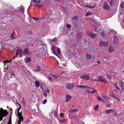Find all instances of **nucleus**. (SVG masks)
<instances>
[{
	"label": "nucleus",
	"instance_id": "nucleus-1",
	"mask_svg": "<svg viewBox=\"0 0 124 124\" xmlns=\"http://www.w3.org/2000/svg\"><path fill=\"white\" fill-rule=\"evenodd\" d=\"M76 86L77 87L81 88L89 89L86 90V92L88 93H93L97 91V90H96L95 89H93V90H92L91 91L90 89H91V90L93 89V88H92L90 87L85 85H76Z\"/></svg>",
	"mask_w": 124,
	"mask_h": 124
},
{
	"label": "nucleus",
	"instance_id": "nucleus-2",
	"mask_svg": "<svg viewBox=\"0 0 124 124\" xmlns=\"http://www.w3.org/2000/svg\"><path fill=\"white\" fill-rule=\"evenodd\" d=\"M8 113L6 110H4L2 108L0 109V122L2 120L3 117L7 115Z\"/></svg>",
	"mask_w": 124,
	"mask_h": 124
},
{
	"label": "nucleus",
	"instance_id": "nucleus-3",
	"mask_svg": "<svg viewBox=\"0 0 124 124\" xmlns=\"http://www.w3.org/2000/svg\"><path fill=\"white\" fill-rule=\"evenodd\" d=\"M90 75L89 74H83L80 77V78L85 80H88L89 79Z\"/></svg>",
	"mask_w": 124,
	"mask_h": 124
},
{
	"label": "nucleus",
	"instance_id": "nucleus-4",
	"mask_svg": "<svg viewBox=\"0 0 124 124\" xmlns=\"http://www.w3.org/2000/svg\"><path fill=\"white\" fill-rule=\"evenodd\" d=\"M74 84L71 83H66L65 85L66 87L68 89H72L74 86Z\"/></svg>",
	"mask_w": 124,
	"mask_h": 124
},
{
	"label": "nucleus",
	"instance_id": "nucleus-5",
	"mask_svg": "<svg viewBox=\"0 0 124 124\" xmlns=\"http://www.w3.org/2000/svg\"><path fill=\"white\" fill-rule=\"evenodd\" d=\"M103 8L107 10H109L110 9V7L106 2H105L103 4Z\"/></svg>",
	"mask_w": 124,
	"mask_h": 124
},
{
	"label": "nucleus",
	"instance_id": "nucleus-6",
	"mask_svg": "<svg viewBox=\"0 0 124 124\" xmlns=\"http://www.w3.org/2000/svg\"><path fill=\"white\" fill-rule=\"evenodd\" d=\"M99 45L102 46H107L108 44L107 42H105L103 41H101L99 43Z\"/></svg>",
	"mask_w": 124,
	"mask_h": 124
},
{
	"label": "nucleus",
	"instance_id": "nucleus-7",
	"mask_svg": "<svg viewBox=\"0 0 124 124\" xmlns=\"http://www.w3.org/2000/svg\"><path fill=\"white\" fill-rule=\"evenodd\" d=\"M22 49L17 50L16 51V55L18 56V55H19V57H21L22 56Z\"/></svg>",
	"mask_w": 124,
	"mask_h": 124
},
{
	"label": "nucleus",
	"instance_id": "nucleus-8",
	"mask_svg": "<svg viewBox=\"0 0 124 124\" xmlns=\"http://www.w3.org/2000/svg\"><path fill=\"white\" fill-rule=\"evenodd\" d=\"M72 19L73 20H76L78 22V23H82V22L80 20V18H78V17L76 16H74L72 18Z\"/></svg>",
	"mask_w": 124,
	"mask_h": 124
},
{
	"label": "nucleus",
	"instance_id": "nucleus-9",
	"mask_svg": "<svg viewBox=\"0 0 124 124\" xmlns=\"http://www.w3.org/2000/svg\"><path fill=\"white\" fill-rule=\"evenodd\" d=\"M119 84L122 89H124V82L122 80L119 81Z\"/></svg>",
	"mask_w": 124,
	"mask_h": 124
},
{
	"label": "nucleus",
	"instance_id": "nucleus-10",
	"mask_svg": "<svg viewBox=\"0 0 124 124\" xmlns=\"http://www.w3.org/2000/svg\"><path fill=\"white\" fill-rule=\"evenodd\" d=\"M105 112L106 113H109L110 112L116 113L115 111L113 109H107L105 111Z\"/></svg>",
	"mask_w": 124,
	"mask_h": 124
},
{
	"label": "nucleus",
	"instance_id": "nucleus-11",
	"mask_svg": "<svg viewBox=\"0 0 124 124\" xmlns=\"http://www.w3.org/2000/svg\"><path fill=\"white\" fill-rule=\"evenodd\" d=\"M81 23H78V22L73 23V24L75 27H79L81 26Z\"/></svg>",
	"mask_w": 124,
	"mask_h": 124
},
{
	"label": "nucleus",
	"instance_id": "nucleus-12",
	"mask_svg": "<svg viewBox=\"0 0 124 124\" xmlns=\"http://www.w3.org/2000/svg\"><path fill=\"white\" fill-rule=\"evenodd\" d=\"M18 104L20 106V107L19 108H18V109L17 110V112H18L17 115H18V116H22L21 112L20 113L19 112V110H20V109L21 108V106L19 104V103H18Z\"/></svg>",
	"mask_w": 124,
	"mask_h": 124
},
{
	"label": "nucleus",
	"instance_id": "nucleus-13",
	"mask_svg": "<svg viewBox=\"0 0 124 124\" xmlns=\"http://www.w3.org/2000/svg\"><path fill=\"white\" fill-rule=\"evenodd\" d=\"M88 36H90L93 39L95 38L97 36L96 35L93 34L92 33L90 34H88Z\"/></svg>",
	"mask_w": 124,
	"mask_h": 124
},
{
	"label": "nucleus",
	"instance_id": "nucleus-14",
	"mask_svg": "<svg viewBox=\"0 0 124 124\" xmlns=\"http://www.w3.org/2000/svg\"><path fill=\"white\" fill-rule=\"evenodd\" d=\"M29 22L31 24H34L36 22V20H34L33 18H32V19L29 20Z\"/></svg>",
	"mask_w": 124,
	"mask_h": 124
},
{
	"label": "nucleus",
	"instance_id": "nucleus-15",
	"mask_svg": "<svg viewBox=\"0 0 124 124\" xmlns=\"http://www.w3.org/2000/svg\"><path fill=\"white\" fill-rule=\"evenodd\" d=\"M98 80L102 82H105V79H103L102 77L101 76L98 78Z\"/></svg>",
	"mask_w": 124,
	"mask_h": 124
},
{
	"label": "nucleus",
	"instance_id": "nucleus-16",
	"mask_svg": "<svg viewBox=\"0 0 124 124\" xmlns=\"http://www.w3.org/2000/svg\"><path fill=\"white\" fill-rule=\"evenodd\" d=\"M66 101L67 102H68L70 100L71 98V96L69 95H67L66 96Z\"/></svg>",
	"mask_w": 124,
	"mask_h": 124
},
{
	"label": "nucleus",
	"instance_id": "nucleus-17",
	"mask_svg": "<svg viewBox=\"0 0 124 124\" xmlns=\"http://www.w3.org/2000/svg\"><path fill=\"white\" fill-rule=\"evenodd\" d=\"M29 52V51L27 48L25 49L23 53V54L24 55L27 54Z\"/></svg>",
	"mask_w": 124,
	"mask_h": 124
},
{
	"label": "nucleus",
	"instance_id": "nucleus-18",
	"mask_svg": "<svg viewBox=\"0 0 124 124\" xmlns=\"http://www.w3.org/2000/svg\"><path fill=\"white\" fill-rule=\"evenodd\" d=\"M18 118L19 119V120L18 121V124H21V122L23 119V118L22 116H18Z\"/></svg>",
	"mask_w": 124,
	"mask_h": 124
},
{
	"label": "nucleus",
	"instance_id": "nucleus-19",
	"mask_svg": "<svg viewBox=\"0 0 124 124\" xmlns=\"http://www.w3.org/2000/svg\"><path fill=\"white\" fill-rule=\"evenodd\" d=\"M31 58H26L24 59V62L25 63H28L31 60Z\"/></svg>",
	"mask_w": 124,
	"mask_h": 124
},
{
	"label": "nucleus",
	"instance_id": "nucleus-20",
	"mask_svg": "<svg viewBox=\"0 0 124 124\" xmlns=\"http://www.w3.org/2000/svg\"><path fill=\"white\" fill-rule=\"evenodd\" d=\"M110 96L111 97L114 98V99L117 100V101H119L120 100L119 99V98L117 97L114 94H111L110 95Z\"/></svg>",
	"mask_w": 124,
	"mask_h": 124
},
{
	"label": "nucleus",
	"instance_id": "nucleus-21",
	"mask_svg": "<svg viewBox=\"0 0 124 124\" xmlns=\"http://www.w3.org/2000/svg\"><path fill=\"white\" fill-rule=\"evenodd\" d=\"M35 86L37 87H39L40 86V84L39 82L38 81H35Z\"/></svg>",
	"mask_w": 124,
	"mask_h": 124
},
{
	"label": "nucleus",
	"instance_id": "nucleus-22",
	"mask_svg": "<svg viewBox=\"0 0 124 124\" xmlns=\"http://www.w3.org/2000/svg\"><path fill=\"white\" fill-rule=\"evenodd\" d=\"M109 51L110 52H112L113 51V47L112 46H110L109 49Z\"/></svg>",
	"mask_w": 124,
	"mask_h": 124
},
{
	"label": "nucleus",
	"instance_id": "nucleus-23",
	"mask_svg": "<svg viewBox=\"0 0 124 124\" xmlns=\"http://www.w3.org/2000/svg\"><path fill=\"white\" fill-rule=\"evenodd\" d=\"M46 44L44 43H42L40 45H39L38 46V47L40 48H42V46H46Z\"/></svg>",
	"mask_w": 124,
	"mask_h": 124
},
{
	"label": "nucleus",
	"instance_id": "nucleus-24",
	"mask_svg": "<svg viewBox=\"0 0 124 124\" xmlns=\"http://www.w3.org/2000/svg\"><path fill=\"white\" fill-rule=\"evenodd\" d=\"M97 99L99 100L102 102H103L104 101L103 99L99 96H98L97 97Z\"/></svg>",
	"mask_w": 124,
	"mask_h": 124
},
{
	"label": "nucleus",
	"instance_id": "nucleus-25",
	"mask_svg": "<svg viewBox=\"0 0 124 124\" xmlns=\"http://www.w3.org/2000/svg\"><path fill=\"white\" fill-rule=\"evenodd\" d=\"M20 10L22 12H24V7L23 6H21L20 9Z\"/></svg>",
	"mask_w": 124,
	"mask_h": 124
},
{
	"label": "nucleus",
	"instance_id": "nucleus-26",
	"mask_svg": "<svg viewBox=\"0 0 124 124\" xmlns=\"http://www.w3.org/2000/svg\"><path fill=\"white\" fill-rule=\"evenodd\" d=\"M100 29L99 28H98L97 26H95L94 27V31L96 32H98L99 31Z\"/></svg>",
	"mask_w": 124,
	"mask_h": 124
},
{
	"label": "nucleus",
	"instance_id": "nucleus-27",
	"mask_svg": "<svg viewBox=\"0 0 124 124\" xmlns=\"http://www.w3.org/2000/svg\"><path fill=\"white\" fill-rule=\"evenodd\" d=\"M108 1L110 3V6L112 5L114 1V0H108Z\"/></svg>",
	"mask_w": 124,
	"mask_h": 124
},
{
	"label": "nucleus",
	"instance_id": "nucleus-28",
	"mask_svg": "<svg viewBox=\"0 0 124 124\" xmlns=\"http://www.w3.org/2000/svg\"><path fill=\"white\" fill-rule=\"evenodd\" d=\"M86 56L87 58L89 59H90L92 57L91 54H86Z\"/></svg>",
	"mask_w": 124,
	"mask_h": 124
},
{
	"label": "nucleus",
	"instance_id": "nucleus-29",
	"mask_svg": "<svg viewBox=\"0 0 124 124\" xmlns=\"http://www.w3.org/2000/svg\"><path fill=\"white\" fill-rule=\"evenodd\" d=\"M116 37H114V43H116L118 41Z\"/></svg>",
	"mask_w": 124,
	"mask_h": 124
},
{
	"label": "nucleus",
	"instance_id": "nucleus-30",
	"mask_svg": "<svg viewBox=\"0 0 124 124\" xmlns=\"http://www.w3.org/2000/svg\"><path fill=\"white\" fill-rule=\"evenodd\" d=\"M90 21L92 22H94L95 21L93 18V17L92 16L91 17H90L89 18Z\"/></svg>",
	"mask_w": 124,
	"mask_h": 124
},
{
	"label": "nucleus",
	"instance_id": "nucleus-31",
	"mask_svg": "<svg viewBox=\"0 0 124 124\" xmlns=\"http://www.w3.org/2000/svg\"><path fill=\"white\" fill-rule=\"evenodd\" d=\"M14 30L13 32L11 34V38L13 39H15V37L14 35Z\"/></svg>",
	"mask_w": 124,
	"mask_h": 124
},
{
	"label": "nucleus",
	"instance_id": "nucleus-32",
	"mask_svg": "<svg viewBox=\"0 0 124 124\" xmlns=\"http://www.w3.org/2000/svg\"><path fill=\"white\" fill-rule=\"evenodd\" d=\"M92 15V13L90 12H88L86 14H85V16H90Z\"/></svg>",
	"mask_w": 124,
	"mask_h": 124
},
{
	"label": "nucleus",
	"instance_id": "nucleus-33",
	"mask_svg": "<svg viewBox=\"0 0 124 124\" xmlns=\"http://www.w3.org/2000/svg\"><path fill=\"white\" fill-rule=\"evenodd\" d=\"M13 60L12 59H11L9 61H5L4 62V63L5 64L6 63H7V62L10 63L11 62H12Z\"/></svg>",
	"mask_w": 124,
	"mask_h": 124
},
{
	"label": "nucleus",
	"instance_id": "nucleus-34",
	"mask_svg": "<svg viewBox=\"0 0 124 124\" xmlns=\"http://www.w3.org/2000/svg\"><path fill=\"white\" fill-rule=\"evenodd\" d=\"M41 1L40 0H39V1H38L36 0H33V2L35 3H39Z\"/></svg>",
	"mask_w": 124,
	"mask_h": 124
},
{
	"label": "nucleus",
	"instance_id": "nucleus-35",
	"mask_svg": "<svg viewBox=\"0 0 124 124\" xmlns=\"http://www.w3.org/2000/svg\"><path fill=\"white\" fill-rule=\"evenodd\" d=\"M57 52L58 53L60 54H61V50L59 48H57Z\"/></svg>",
	"mask_w": 124,
	"mask_h": 124
},
{
	"label": "nucleus",
	"instance_id": "nucleus-36",
	"mask_svg": "<svg viewBox=\"0 0 124 124\" xmlns=\"http://www.w3.org/2000/svg\"><path fill=\"white\" fill-rule=\"evenodd\" d=\"M66 26L67 28L69 29H70L71 27V25L68 24H66Z\"/></svg>",
	"mask_w": 124,
	"mask_h": 124
},
{
	"label": "nucleus",
	"instance_id": "nucleus-37",
	"mask_svg": "<svg viewBox=\"0 0 124 124\" xmlns=\"http://www.w3.org/2000/svg\"><path fill=\"white\" fill-rule=\"evenodd\" d=\"M35 6H36L37 7H38L39 8H41L42 7V5L41 4H37L35 5Z\"/></svg>",
	"mask_w": 124,
	"mask_h": 124
},
{
	"label": "nucleus",
	"instance_id": "nucleus-38",
	"mask_svg": "<svg viewBox=\"0 0 124 124\" xmlns=\"http://www.w3.org/2000/svg\"><path fill=\"white\" fill-rule=\"evenodd\" d=\"M78 36L79 38H80L82 37V34L81 33H78Z\"/></svg>",
	"mask_w": 124,
	"mask_h": 124
},
{
	"label": "nucleus",
	"instance_id": "nucleus-39",
	"mask_svg": "<svg viewBox=\"0 0 124 124\" xmlns=\"http://www.w3.org/2000/svg\"><path fill=\"white\" fill-rule=\"evenodd\" d=\"M120 7L122 8H124V3H122L120 5Z\"/></svg>",
	"mask_w": 124,
	"mask_h": 124
},
{
	"label": "nucleus",
	"instance_id": "nucleus-40",
	"mask_svg": "<svg viewBox=\"0 0 124 124\" xmlns=\"http://www.w3.org/2000/svg\"><path fill=\"white\" fill-rule=\"evenodd\" d=\"M85 6L86 7H87L89 8H94V7H95V6H89L88 5H85Z\"/></svg>",
	"mask_w": 124,
	"mask_h": 124
},
{
	"label": "nucleus",
	"instance_id": "nucleus-41",
	"mask_svg": "<svg viewBox=\"0 0 124 124\" xmlns=\"http://www.w3.org/2000/svg\"><path fill=\"white\" fill-rule=\"evenodd\" d=\"M8 124H12L11 123V118L10 117L9 120V121L8 123Z\"/></svg>",
	"mask_w": 124,
	"mask_h": 124
},
{
	"label": "nucleus",
	"instance_id": "nucleus-42",
	"mask_svg": "<svg viewBox=\"0 0 124 124\" xmlns=\"http://www.w3.org/2000/svg\"><path fill=\"white\" fill-rule=\"evenodd\" d=\"M52 75L53 77H54L55 79H57L59 77L58 75L56 76L55 75Z\"/></svg>",
	"mask_w": 124,
	"mask_h": 124
},
{
	"label": "nucleus",
	"instance_id": "nucleus-43",
	"mask_svg": "<svg viewBox=\"0 0 124 124\" xmlns=\"http://www.w3.org/2000/svg\"><path fill=\"white\" fill-rule=\"evenodd\" d=\"M47 102V100L46 99H45L43 101V104H45Z\"/></svg>",
	"mask_w": 124,
	"mask_h": 124
},
{
	"label": "nucleus",
	"instance_id": "nucleus-44",
	"mask_svg": "<svg viewBox=\"0 0 124 124\" xmlns=\"http://www.w3.org/2000/svg\"><path fill=\"white\" fill-rule=\"evenodd\" d=\"M66 119L64 118L61 120V122L63 123H64L66 122Z\"/></svg>",
	"mask_w": 124,
	"mask_h": 124
},
{
	"label": "nucleus",
	"instance_id": "nucleus-45",
	"mask_svg": "<svg viewBox=\"0 0 124 124\" xmlns=\"http://www.w3.org/2000/svg\"><path fill=\"white\" fill-rule=\"evenodd\" d=\"M101 36L102 37H104L105 36V34H104V32H102L101 33Z\"/></svg>",
	"mask_w": 124,
	"mask_h": 124
},
{
	"label": "nucleus",
	"instance_id": "nucleus-46",
	"mask_svg": "<svg viewBox=\"0 0 124 124\" xmlns=\"http://www.w3.org/2000/svg\"><path fill=\"white\" fill-rule=\"evenodd\" d=\"M10 74L12 75L13 76H15V74L14 73L13 71H11V72H10Z\"/></svg>",
	"mask_w": 124,
	"mask_h": 124
},
{
	"label": "nucleus",
	"instance_id": "nucleus-47",
	"mask_svg": "<svg viewBox=\"0 0 124 124\" xmlns=\"http://www.w3.org/2000/svg\"><path fill=\"white\" fill-rule=\"evenodd\" d=\"M70 54L69 53H67L66 54V56L67 57H69Z\"/></svg>",
	"mask_w": 124,
	"mask_h": 124
},
{
	"label": "nucleus",
	"instance_id": "nucleus-48",
	"mask_svg": "<svg viewBox=\"0 0 124 124\" xmlns=\"http://www.w3.org/2000/svg\"><path fill=\"white\" fill-rule=\"evenodd\" d=\"M60 116L61 117H64V113H61L60 114Z\"/></svg>",
	"mask_w": 124,
	"mask_h": 124
},
{
	"label": "nucleus",
	"instance_id": "nucleus-49",
	"mask_svg": "<svg viewBox=\"0 0 124 124\" xmlns=\"http://www.w3.org/2000/svg\"><path fill=\"white\" fill-rule=\"evenodd\" d=\"M99 107V106L98 105H96L95 107L94 108V109L95 111H96L97 109H98V108Z\"/></svg>",
	"mask_w": 124,
	"mask_h": 124
},
{
	"label": "nucleus",
	"instance_id": "nucleus-50",
	"mask_svg": "<svg viewBox=\"0 0 124 124\" xmlns=\"http://www.w3.org/2000/svg\"><path fill=\"white\" fill-rule=\"evenodd\" d=\"M77 109H72L70 110V111L72 112H76L77 111Z\"/></svg>",
	"mask_w": 124,
	"mask_h": 124
},
{
	"label": "nucleus",
	"instance_id": "nucleus-51",
	"mask_svg": "<svg viewBox=\"0 0 124 124\" xmlns=\"http://www.w3.org/2000/svg\"><path fill=\"white\" fill-rule=\"evenodd\" d=\"M52 41H53L54 42H56L57 40V39L56 38H54L52 40Z\"/></svg>",
	"mask_w": 124,
	"mask_h": 124
},
{
	"label": "nucleus",
	"instance_id": "nucleus-52",
	"mask_svg": "<svg viewBox=\"0 0 124 124\" xmlns=\"http://www.w3.org/2000/svg\"><path fill=\"white\" fill-rule=\"evenodd\" d=\"M115 86L116 87V88L118 90L120 89V88L119 87L117 86V85H115Z\"/></svg>",
	"mask_w": 124,
	"mask_h": 124
},
{
	"label": "nucleus",
	"instance_id": "nucleus-53",
	"mask_svg": "<svg viewBox=\"0 0 124 124\" xmlns=\"http://www.w3.org/2000/svg\"><path fill=\"white\" fill-rule=\"evenodd\" d=\"M47 78L48 79L49 81H52V79L51 77H47Z\"/></svg>",
	"mask_w": 124,
	"mask_h": 124
},
{
	"label": "nucleus",
	"instance_id": "nucleus-54",
	"mask_svg": "<svg viewBox=\"0 0 124 124\" xmlns=\"http://www.w3.org/2000/svg\"><path fill=\"white\" fill-rule=\"evenodd\" d=\"M103 60L104 61H106L107 60V59L105 57H104L103 58Z\"/></svg>",
	"mask_w": 124,
	"mask_h": 124
},
{
	"label": "nucleus",
	"instance_id": "nucleus-55",
	"mask_svg": "<svg viewBox=\"0 0 124 124\" xmlns=\"http://www.w3.org/2000/svg\"><path fill=\"white\" fill-rule=\"evenodd\" d=\"M106 106L108 108H110V105H108L107 104H106Z\"/></svg>",
	"mask_w": 124,
	"mask_h": 124
},
{
	"label": "nucleus",
	"instance_id": "nucleus-56",
	"mask_svg": "<svg viewBox=\"0 0 124 124\" xmlns=\"http://www.w3.org/2000/svg\"><path fill=\"white\" fill-rule=\"evenodd\" d=\"M46 91L47 92L49 93L50 92V90L48 89H47L46 90Z\"/></svg>",
	"mask_w": 124,
	"mask_h": 124
},
{
	"label": "nucleus",
	"instance_id": "nucleus-57",
	"mask_svg": "<svg viewBox=\"0 0 124 124\" xmlns=\"http://www.w3.org/2000/svg\"><path fill=\"white\" fill-rule=\"evenodd\" d=\"M106 76H107V77L109 79H111V77L110 76L108 75H106Z\"/></svg>",
	"mask_w": 124,
	"mask_h": 124
},
{
	"label": "nucleus",
	"instance_id": "nucleus-58",
	"mask_svg": "<svg viewBox=\"0 0 124 124\" xmlns=\"http://www.w3.org/2000/svg\"><path fill=\"white\" fill-rule=\"evenodd\" d=\"M44 96H45L46 97L47 96V93H44Z\"/></svg>",
	"mask_w": 124,
	"mask_h": 124
},
{
	"label": "nucleus",
	"instance_id": "nucleus-59",
	"mask_svg": "<svg viewBox=\"0 0 124 124\" xmlns=\"http://www.w3.org/2000/svg\"><path fill=\"white\" fill-rule=\"evenodd\" d=\"M103 97L104 98V99L105 100H107L108 99L107 97Z\"/></svg>",
	"mask_w": 124,
	"mask_h": 124
},
{
	"label": "nucleus",
	"instance_id": "nucleus-60",
	"mask_svg": "<svg viewBox=\"0 0 124 124\" xmlns=\"http://www.w3.org/2000/svg\"><path fill=\"white\" fill-rule=\"evenodd\" d=\"M53 53L55 54L56 55H58V54H57L56 53V52L55 51V52H53Z\"/></svg>",
	"mask_w": 124,
	"mask_h": 124
},
{
	"label": "nucleus",
	"instance_id": "nucleus-61",
	"mask_svg": "<svg viewBox=\"0 0 124 124\" xmlns=\"http://www.w3.org/2000/svg\"><path fill=\"white\" fill-rule=\"evenodd\" d=\"M33 18L34 19V20H38L39 18Z\"/></svg>",
	"mask_w": 124,
	"mask_h": 124
},
{
	"label": "nucleus",
	"instance_id": "nucleus-62",
	"mask_svg": "<svg viewBox=\"0 0 124 124\" xmlns=\"http://www.w3.org/2000/svg\"><path fill=\"white\" fill-rule=\"evenodd\" d=\"M113 33H114V34H115L117 32L116 31H114L113 32Z\"/></svg>",
	"mask_w": 124,
	"mask_h": 124
},
{
	"label": "nucleus",
	"instance_id": "nucleus-63",
	"mask_svg": "<svg viewBox=\"0 0 124 124\" xmlns=\"http://www.w3.org/2000/svg\"><path fill=\"white\" fill-rule=\"evenodd\" d=\"M113 90L115 92H117V91L116 89L114 90Z\"/></svg>",
	"mask_w": 124,
	"mask_h": 124
},
{
	"label": "nucleus",
	"instance_id": "nucleus-64",
	"mask_svg": "<svg viewBox=\"0 0 124 124\" xmlns=\"http://www.w3.org/2000/svg\"><path fill=\"white\" fill-rule=\"evenodd\" d=\"M79 124H85L83 122H82V123H80Z\"/></svg>",
	"mask_w": 124,
	"mask_h": 124
}]
</instances>
